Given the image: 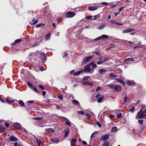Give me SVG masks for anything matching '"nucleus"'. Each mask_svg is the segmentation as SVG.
I'll return each instance as SVG.
<instances>
[{"mask_svg": "<svg viewBox=\"0 0 146 146\" xmlns=\"http://www.w3.org/2000/svg\"><path fill=\"white\" fill-rule=\"evenodd\" d=\"M108 86L112 89H114L116 92H119L122 89V87L120 86L117 85H108Z\"/></svg>", "mask_w": 146, "mask_h": 146, "instance_id": "obj_1", "label": "nucleus"}, {"mask_svg": "<svg viewBox=\"0 0 146 146\" xmlns=\"http://www.w3.org/2000/svg\"><path fill=\"white\" fill-rule=\"evenodd\" d=\"M92 64L93 63L92 62H91L89 64H88L86 65L84 67V69L82 70L83 71V72H84V71L87 73H89L90 72L92 74L93 73L94 71V69L92 71H91V69L89 67V66Z\"/></svg>", "mask_w": 146, "mask_h": 146, "instance_id": "obj_2", "label": "nucleus"}, {"mask_svg": "<svg viewBox=\"0 0 146 146\" xmlns=\"http://www.w3.org/2000/svg\"><path fill=\"white\" fill-rule=\"evenodd\" d=\"M39 57L41 59V61L42 63H44L46 60L45 54L44 53H40L38 54Z\"/></svg>", "mask_w": 146, "mask_h": 146, "instance_id": "obj_3", "label": "nucleus"}, {"mask_svg": "<svg viewBox=\"0 0 146 146\" xmlns=\"http://www.w3.org/2000/svg\"><path fill=\"white\" fill-rule=\"evenodd\" d=\"M92 57L91 56H88L84 59L82 62V64H86L89 62L92 59Z\"/></svg>", "mask_w": 146, "mask_h": 146, "instance_id": "obj_4", "label": "nucleus"}, {"mask_svg": "<svg viewBox=\"0 0 146 146\" xmlns=\"http://www.w3.org/2000/svg\"><path fill=\"white\" fill-rule=\"evenodd\" d=\"M76 13L71 11H68L66 13V17L67 18H71L75 15Z\"/></svg>", "mask_w": 146, "mask_h": 146, "instance_id": "obj_5", "label": "nucleus"}, {"mask_svg": "<svg viewBox=\"0 0 146 146\" xmlns=\"http://www.w3.org/2000/svg\"><path fill=\"white\" fill-rule=\"evenodd\" d=\"M109 135L108 134L103 135L100 138V140L101 141H106L109 139Z\"/></svg>", "mask_w": 146, "mask_h": 146, "instance_id": "obj_6", "label": "nucleus"}, {"mask_svg": "<svg viewBox=\"0 0 146 146\" xmlns=\"http://www.w3.org/2000/svg\"><path fill=\"white\" fill-rule=\"evenodd\" d=\"M135 30L132 28H128L127 29H125L124 30L122 31V33L123 34H125L126 33H130L133 31H134Z\"/></svg>", "mask_w": 146, "mask_h": 146, "instance_id": "obj_7", "label": "nucleus"}, {"mask_svg": "<svg viewBox=\"0 0 146 146\" xmlns=\"http://www.w3.org/2000/svg\"><path fill=\"white\" fill-rule=\"evenodd\" d=\"M19 131H22L26 134L28 133L27 131L24 128L21 127V125L19 123Z\"/></svg>", "mask_w": 146, "mask_h": 146, "instance_id": "obj_8", "label": "nucleus"}, {"mask_svg": "<svg viewBox=\"0 0 146 146\" xmlns=\"http://www.w3.org/2000/svg\"><path fill=\"white\" fill-rule=\"evenodd\" d=\"M146 112V108H145V110L142 111V112L140 113L139 115V118L140 119H142L143 118L145 115H144V113H145Z\"/></svg>", "mask_w": 146, "mask_h": 146, "instance_id": "obj_9", "label": "nucleus"}, {"mask_svg": "<svg viewBox=\"0 0 146 146\" xmlns=\"http://www.w3.org/2000/svg\"><path fill=\"white\" fill-rule=\"evenodd\" d=\"M124 100L125 101V104L126 105H128L130 103V100L128 97L127 96L125 97L124 98Z\"/></svg>", "mask_w": 146, "mask_h": 146, "instance_id": "obj_10", "label": "nucleus"}, {"mask_svg": "<svg viewBox=\"0 0 146 146\" xmlns=\"http://www.w3.org/2000/svg\"><path fill=\"white\" fill-rule=\"evenodd\" d=\"M51 140L53 142L56 143H58L60 141V140L56 137L52 138L51 139Z\"/></svg>", "mask_w": 146, "mask_h": 146, "instance_id": "obj_11", "label": "nucleus"}, {"mask_svg": "<svg viewBox=\"0 0 146 146\" xmlns=\"http://www.w3.org/2000/svg\"><path fill=\"white\" fill-rule=\"evenodd\" d=\"M77 139H72L71 141V146H75L76 145Z\"/></svg>", "mask_w": 146, "mask_h": 146, "instance_id": "obj_12", "label": "nucleus"}, {"mask_svg": "<svg viewBox=\"0 0 146 146\" xmlns=\"http://www.w3.org/2000/svg\"><path fill=\"white\" fill-rule=\"evenodd\" d=\"M98 8V6H96L95 7L92 6H90L88 7V9L90 11H95Z\"/></svg>", "mask_w": 146, "mask_h": 146, "instance_id": "obj_13", "label": "nucleus"}, {"mask_svg": "<svg viewBox=\"0 0 146 146\" xmlns=\"http://www.w3.org/2000/svg\"><path fill=\"white\" fill-rule=\"evenodd\" d=\"M126 84L129 86H130L134 85H135V84L132 81L128 80L126 82Z\"/></svg>", "mask_w": 146, "mask_h": 146, "instance_id": "obj_14", "label": "nucleus"}, {"mask_svg": "<svg viewBox=\"0 0 146 146\" xmlns=\"http://www.w3.org/2000/svg\"><path fill=\"white\" fill-rule=\"evenodd\" d=\"M82 84L84 85H89L92 86L93 85V84L88 81H85L82 83Z\"/></svg>", "mask_w": 146, "mask_h": 146, "instance_id": "obj_15", "label": "nucleus"}, {"mask_svg": "<svg viewBox=\"0 0 146 146\" xmlns=\"http://www.w3.org/2000/svg\"><path fill=\"white\" fill-rule=\"evenodd\" d=\"M45 131L48 133H53L54 131V130L52 128H48L45 129Z\"/></svg>", "mask_w": 146, "mask_h": 146, "instance_id": "obj_16", "label": "nucleus"}, {"mask_svg": "<svg viewBox=\"0 0 146 146\" xmlns=\"http://www.w3.org/2000/svg\"><path fill=\"white\" fill-rule=\"evenodd\" d=\"M99 73L100 74H103L104 73L107 72V71L106 70L104 69H100L99 70Z\"/></svg>", "mask_w": 146, "mask_h": 146, "instance_id": "obj_17", "label": "nucleus"}, {"mask_svg": "<svg viewBox=\"0 0 146 146\" xmlns=\"http://www.w3.org/2000/svg\"><path fill=\"white\" fill-rule=\"evenodd\" d=\"M64 119H65L66 120V121L65 122V124L66 125H68L70 127L71 126V125L70 124V121L67 118H66L64 117H63Z\"/></svg>", "mask_w": 146, "mask_h": 146, "instance_id": "obj_18", "label": "nucleus"}, {"mask_svg": "<svg viewBox=\"0 0 146 146\" xmlns=\"http://www.w3.org/2000/svg\"><path fill=\"white\" fill-rule=\"evenodd\" d=\"M9 139L12 141H15L18 140L17 138L14 136H11Z\"/></svg>", "mask_w": 146, "mask_h": 146, "instance_id": "obj_19", "label": "nucleus"}, {"mask_svg": "<svg viewBox=\"0 0 146 146\" xmlns=\"http://www.w3.org/2000/svg\"><path fill=\"white\" fill-rule=\"evenodd\" d=\"M82 73H83V71L81 70L74 73L73 75L74 76H78Z\"/></svg>", "mask_w": 146, "mask_h": 146, "instance_id": "obj_20", "label": "nucleus"}, {"mask_svg": "<svg viewBox=\"0 0 146 146\" xmlns=\"http://www.w3.org/2000/svg\"><path fill=\"white\" fill-rule=\"evenodd\" d=\"M51 36V34L50 33H48L46 35L45 37V39L46 40H50Z\"/></svg>", "mask_w": 146, "mask_h": 146, "instance_id": "obj_21", "label": "nucleus"}, {"mask_svg": "<svg viewBox=\"0 0 146 146\" xmlns=\"http://www.w3.org/2000/svg\"><path fill=\"white\" fill-rule=\"evenodd\" d=\"M144 108L145 109L146 108L145 106L144 105H143L141 107V109L138 112L137 115H139L140 113H141Z\"/></svg>", "mask_w": 146, "mask_h": 146, "instance_id": "obj_22", "label": "nucleus"}, {"mask_svg": "<svg viewBox=\"0 0 146 146\" xmlns=\"http://www.w3.org/2000/svg\"><path fill=\"white\" fill-rule=\"evenodd\" d=\"M117 131V128L116 127H112L111 132H116Z\"/></svg>", "mask_w": 146, "mask_h": 146, "instance_id": "obj_23", "label": "nucleus"}, {"mask_svg": "<svg viewBox=\"0 0 146 146\" xmlns=\"http://www.w3.org/2000/svg\"><path fill=\"white\" fill-rule=\"evenodd\" d=\"M65 134L64 135V137H66L68 136L69 133V130L68 128H66V130H65L64 131Z\"/></svg>", "mask_w": 146, "mask_h": 146, "instance_id": "obj_24", "label": "nucleus"}, {"mask_svg": "<svg viewBox=\"0 0 146 146\" xmlns=\"http://www.w3.org/2000/svg\"><path fill=\"white\" fill-rule=\"evenodd\" d=\"M134 58H129L125 59L124 60V62H126L127 61H134Z\"/></svg>", "mask_w": 146, "mask_h": 146, "instance_id": "obj_25", "label": "nucleus"}, {"mask_svg": "<svg viewBox=\"0 0 146 146\" xmlns=\"http://www.w3.org/2000/svg\"><path fill=\"white\" fill-rule=\"evenodd\" d=\"M19 104L20 105L21 107H23L25 105L23 102L22 100L19 101Z\"/></svg>", "mask_w": 146, "mask_h": 146, "instance_id": "obj_26", "label": "nucleus"}, {"mask_svg": "<svg viewBox=\"0 0 146 146\" xmlns=\"http://www.w3.org/2000/svg\"><path fill=\"white\" fill-rule=\"evenodd\" d=\"M35 55V53H31L30 54H29V58H30V59H32V60L33 59V56H34Z\"/></svg>", "mask_w": 146, "mask_h": 146, "instance_id": "obj_27", "label": "nucleus"}, {"mask_svg": "<svg viewBox=\"0 0 146 146\" xmlns=\"http://www.w3.org/2000/svg\"><path fill=\"white\" fill-rule=\"evenodd\" d=\"M72 104L74 105H77V104H79V103L77 100H72Z\"/></svg>", "mask_w": 146, "mask_h": 146, "instance_id": "obj_28", "label": "nucleus"}, {"mask_svg": "<svg viewBox=\"0 0 146 146\" xmlns=\"http://www.w3.org/2000/svg\"><path fill=\"white\" fill-rule=\"evenodd\" d=\"M105 26L104 24L102 25L97 27V29L99 30H102L103 29Z\"/></svg>", "mask_w": 146, "mask_h": 146, "instance_id": "obj_29", "label": "nucleus"}, {"mask_svg": "<svg viewBox=\"0 0 146 146\" xmlns=\"http://www.w3.org/2000/svg\"><path fill=\"white\" fill-rule=\"evenodd\" d=\"M109 76L112 78H116L117 77V76L114 75L113 73L110 74Z\"/></svg>", "mask_w": 146, "mask_h": 146, "instance_id": "obj_30", "label": "nucleus"}, {"mask_svg": "<svg viewBox=\"0 0 146 146\" xmlns=\"http://www.w3.org/2000/svg\"><path fill=\"white\" fill-rule=\"evenodd\" d=\"M6 102H8L9 104H13L14 102V100H11L9 99H7L6 100Z\"/></svg>", "mask_w": 146, "mask_h": 146, "instance_id": "obj_31", "label": "nucleus"}, {"mask_svg": "<svg viewBox=\"0 0 146 146\" xmlns=\"http://www.w3.org/2000/svg\"><path fill=\"white\" fill-rule=\"evenodd\" d=\"M104 98V96L102 97H100L97 100V102L98 103H100L102 102V101Z\"/></svg>", "mask_w": 146, "mask_h": 146, "instance_id": "obj_32", "label": "nucleus"}, {"mask_svg": "<svg viewBox=\"0 0 146 146\" xmlns=\"http://www.w3.org/2000/svg\"><path fill=\"white\" fill-rule=\"evenodd\" d=\"M101 39L105 38L107 39L108 37V36L106 35H103L100 37Z\"/></svg>", "mask_w": 146, "mask_h": 146, "instance_id": "obj_33", "label": "nucleus"}, {"mask_svg": "<svg viewBox=\"0 0 146 146\" xmlns=\"http://www.w3.org/2000/svg\"><path fill=\"white\" fill-rule=\"evenodd\" d=\"M45 25V24L44 23H39L37 24L36 25V27H40L42 26H44Z\"/></svg>", "mask_w": 146, "mask_h": 146, "instance_id": "obj_34", "label": "nucleus"}, {"mask_svg": "<svg viewBox=\"0 0 146 146\" xmlns=\"http://www.w3.org/2000/svg\"><path fill=\"white\" fill-rule=\"evenodd\" d=\"M110 143L109 142L107 141L104 143L103 144V146H109Z\"/></svg>", "mask_w": 146, "mask_h": 146, "instance_id": "obj_35", "label": "nucleus"}, {"mask_svg": "<svg viewBox=\"0 0 146 146\" xmlns=\"http://www.w3.org/2000/svg\"><path fill=\"white\" fill-rule=\"evenodd\" d=\"M35 92L38 93V90L37 89H36V88H35L34 86H33L32 88H31Z\"/></svg>", "mask_w": 146, "mask_h": 146, "instance_id": "obj_36", "label": "nucleus"}, {"mask_svg": "<svg viewBox=\"0 0 146 146\" xmlns=\"http://www.w3.org/2000/svg\"><path fill=\"white\" fill-rule=\"evenodd\" d=\"M36 140L37 143L38 145H40V143L42 142V140L41 139H38V138H36Z\"/></svg>", "mask_w": 146, "mask_h": 146, "instance_id": "obj_37", "label": "nucleus"}, {"mask_svg": "<svg viewBox=\"0 0 146 146\" xmlns=\"http://www.w3.org/2000/svg\"><path fill=\"white\" fill-rule=\"evenodd\" d=\"M77 112L78 114H80L82 115L84 114V112L83 111H78Z\"/></svg>", "mask_w": 146, "mask_h": 146, "instance_id": "obj_38", "label": "nucleus"}, {"mask_svg": "<svg viewBox=\"0 0 146 146\" xmlns=\"http://www.w3.org/2000/svg\"><path fill=\"white\" fill-rule=\"evenodd\" d=\"M100 16V15L99 14H98L96 15H94V20H96V19L98 17H99Z\"/></svg>", "mask_w": 146, "mask_h": 146, "instance_id": "obj_39", "label": "nucleus"}, {"mask_svg": "<svg viewBox=\"0 0 146 146\" xmlns=\"http://www.w3.org/2000/svg\"><path fill=\"white\" fill-rule=\"evenodd\" d=\"M90 78V76H84L83 77V80H87L88 79Z\"/></svg>", "mask_w": 146, "mask_h": 146, "instance_id": "obj_40", "label": "nucleus"}, {"mask_svg": "<svg viewBox=\"0 0 146 146\" xmlns=\"http://www.w3.org/2000/svg\"><path fill=\"white\" fill-rule=\"evenodd\" d=\"M27 84L28 85L29 87L31 88H32L33 86L32 84L30 83L29 82H28L27 83Z\"/></svg>", "mask_w": 146, "mask_h": 146, "instance_id": "obj_41", "label": "nucleus"}, {"mask_svg": "<svg viewBox=\"0 0 146 146\" xmlns=\"http://www.w3.org/2000/svg\"><path fill=\"white\" fill-rule=\"evenodd\" d=\"M114 47H115V45L113 44H111L110 45V46L109 47L108 49V50H110L111 48H114Z\"/></svg>", "mask_w": 146, "mask_h": 146, "instance_id": "obj_42", "label": "nucleus"}, {"mask_svg": "<svg viewBox=\"0 0 146 146\" xmlns=\"http://www.w3.org/2000/svg\"><path fill=\"white\" fill-rule=\"evenodd\" d=\"M18 43V39H17L14 42V43H12L11 44L12 46L14 45L16 43Z\"/></svg>", "mask_w": 146, "mask_h": 146, "instance_id": "obj_43", "label": "nucleus"}, {"mask_svg": "<svg viewBox=\"0 0 146 146\" xmlns=\"http://www.w3.org/2000/svg\"><path fill=\"white\" fill-rule=\"evenodd\" d=\"M3 95H0V101L2 102L3 103H5V102L2 99L1 97H3Z\"/></svg>", "mask_w": 146, "mask_h": 146, "instance_id": "obj_44", "label": "nucleus"}, {"mask_svg": "<svg viewBox=\"0 0 146 146\" xmlns=\"http://www.w3.org/2000/svg\"><path fill=\"white\" fill-rule=\"evenodd\" d=\"M85 115L86 116V117L88 119H90L91 117V116L88 113H85Z\"/></svg>", "mask_w": 146, "mask_h": 146, "instance_id": "obj_45", "label": "nucleus"}, {"mask_svg": "<svg viewBox=\"0 0 146 146\" xmlns=\"http://www.w3.org/2000/svg\"><path fill=\"white\" fill-rule=\"evenodd\" d=\"M117 117L118 118H120L122 117V114L121 113H119L117 115Z\"/></svg>", "mask_w": 146, "mask_h": 146, "instance_id": "obj_46", "label": "nucleus"}, {"mask_svg": "<svg viewBox=\"0 0 146 146\" xmlns=\"http://www.w3.org/2000/svg\"><path fill=\"white\" fill-rule=\"evenodd\" d=\"M143 119H139L138 120V123L141 125L143 124Z\"/></svg>", "mask_w": 146, "mask_h": 146, "instance_id": "obj_47", "label": "nucleus"}, {"mask_svg": "<svg viewBox=\"0 0 146 146\" xmlns=\"http://www.w3.org/2000/svg\"><path fill=\"white\" fill-rule=\"evenodd\" d=\"M115 80H117L118 82L120 83L121 82H122L123 80L122 79L119 78H116Z\"/></svg>", "mask_w": 146, "mask_h": 146, "instance_id": "obj_48", "label": "nucleus"}, {"mask_svg": "<svg viewBox=\"0 0 146 146\" xmlns=\"http://www.w3.org/2000/svg\"><path fill=\"white\" fill-rule=\"evenodd\" d=\"M100 4L104 5H107L109 4V3L106 2H103L100 3Z\"/></svg>", "mask_w": 146, "mask_h": 146, "instance_id": "obj_49", "label": "nucleus"}, {"mask_svg": "<svg viewBox=\"0 0 146 146\" xmlns=\"http://www.w3.org/2000/svg\"><path fill=\"white\" fill-rule=\"evenodd\" d=\"M134 107H132L131 108H130V111L131 112H133L135 110Z\"/></svg>", "mask_w": 146, "mask_h": 146, "instance_id": "obj_50", "label": "nucleus"}, {"mask_svg": "<svg viewBox=\"0 0 146 146\" xmlns=\"http://www.w3.org/2000/svg\"><path fill=\"white\" fill-rule=\"evenodd\" d=\"M38 86L42 90H44V88L43 86L41 85H38Z\"/></svg>", "mask_w": 146, "mask_h": 146, "instance_id": "obj_51", "label": "nucleus"}, {"mask_svg": "<svg viewBox=\"0 0 146 146\" xmlns=\"http://www.w3.org/2000/svg\"><path fill=\"white\" fill-rule=\"evenodd\" d=\"M124 7H122L119 9V12H121L124 9Z\"/></svg>", "mask_w": 146, "mask_h": 146, "instance_id": "obj_52", "label": "nucleus"}, {"mask_svg": "<svg viewBox=\"0 0 146 146\" xmlns=\"http://www.w3.org/2000/svg\"><path fill=\"white\" fill-rule=\"evenodd\" d=\"M97 125L100 128H101L102 127L98 121L97 122Z\"/></svg>", "mask_w": 146, "mask_h": 146, "instance_id": "obj_53", "label": "nucleus"}, {"mask_svg": "<svg viewBox=\"0 0 146 146\" xmlns=\"http://www.w3.org/2000/svg\"><path fill=\"white\" fill-rule=\"evenodd\" d=\"M58 98L61 100H62L63 98V97L62 95H60L58 96Z\"/></svg>", "mask_w": 146, "mask_h": 146, "instance_id": "obj_54", "label": "nucleus"}, {"mask_svg": "<svg viewBox=\"0 0 146 146\" xmlns=\"http://www.w3.org/2000/svg\"><path fill=\"white\" fill-rule=\"evenodd\" d=\"M100 39H101V38H100V37H99L98 38H95L93 40H94V41L98 40H100Z\"/></svg>", "mask_w": 146, "mask_h": 146, "instance_id": "obj_55", "label": "nucleus"}, {"mask_svg": "<svg viewBox=\"0 0 146 146\" xmlns=\"http://www.w3.org/2000/svg\"><path fill=\"white\" fill-rule=\"evenodd\" d=\"M92 67L93 68H95L97 67V65L96 64H94L92 65Z\"/></svg>", "mask_w": 146, "mask_h": 146, "instance_id": "obj_56", "label": "nucleus"}, {"mask_svg": "<svg viewBox=\"0 0 146 146\" xmlns=\"http://www.w3.org/2000/svg\"><path fill=\"white\" fill-rule=\"evenodd\" d=\"M97 64L98 65H100L101 64H102L103 63V62H101V61H98L97 62Z\"/></svg>", "mask_w": 146, "mask_h": 146, "instance_id": "obj_57", "label": "nucleus"}, {"mask_svg": "<svg viewBox=\"0 0 146 146\" xmlns=\"http://www.w3.org/2000/svg\"><path fill=\"white\" fill-rule=\"evenodd\" d=\"M108 60V59L107 58H106L104 59V60L102 62H103V63L107 62Z\"/></svg>", "mask_w": 146, "mask_h": 146, "instance_id": "obj_58", "label": "nucleus"}, {"mask_svg": "<svg viewBox=\"0 0 146 146\" xmlns=\"http://www.w3.org/2000/svg\"><path fill=\"white\" fill-rule=\"evenodd\" d=\"M34 101H29L27 102V103H28L33 104L34 103Z\"/></svg>", "mask_w": 146, "mask_h": 146, "instance_id": "obj_59", "label": "nucleus"}, {"mask_svg": "<svg viewBox=\"0 0 146 146\" xmlns=\"http://www.w3.org/2000/svg\"><path fill=\"white\" fill-rule=\"evenodd\" d=\"M46 94V92L45 91H42V95L43 96H44Z\"/></svg>", "mask_w": 146, "mask_h": 146, "instance_id": "obj_60", "label": "nucleus"}, {"mask_svg": "<svg viewBox=\"0 0 146 146\" xmlns=\"http://www.w3.org/2000/svg\"><path fill=\"white\" fill-rule=\"evenodd\" d=\"M5 126L7 127H9V125L7 123H5Z\"/></svg>", "mask_w": 146, "mask_h": 146, "instance_id": "obj_61", "label": "nucleus"}, {"mask_svg": "<svg viewBox=\"0 0 146 146\" xmlns=\"http://www.w3.org/2000/svg\"><path fill=\"white\" fill-rule=\"evenodd\" d=\"M109 117L110 118H113V117H114V115L113 114H110V116H109Z\"/></svg>", "mask_w": 146, "mask_h": 146, "instance_id": "obj_62", "label": "nucleus"}, {"mask_svg": "<svg viewBox=\"0 0 146 146\" xmlns=\"http://www.w3.org/2000/svg\"><path fill=\"white\" fill-rule=\"evenodd\" d=\"M17 142H15L13 143L14 146H17Z\"/></svg>", "mask_w": 146, "mask_h": 146, "instance_id": "obj_63", "label": "nucleus"}, {"mask_svg": "<svg viewBox=\"0 0 146 146\" xmlns=\"http://www.w3.org/2000/svg\"><path fill=\"white\" fill-rule=\"evenodd\" d=\"M0 130H1V131H2V132H3L4 131V130H5V129L4 128V127H2L0 129Z\"/></svg>", "mask_w": 146, "mask_h": 146, "instance_id": "obj_64", "label": "nucleus"}]
</instances>
